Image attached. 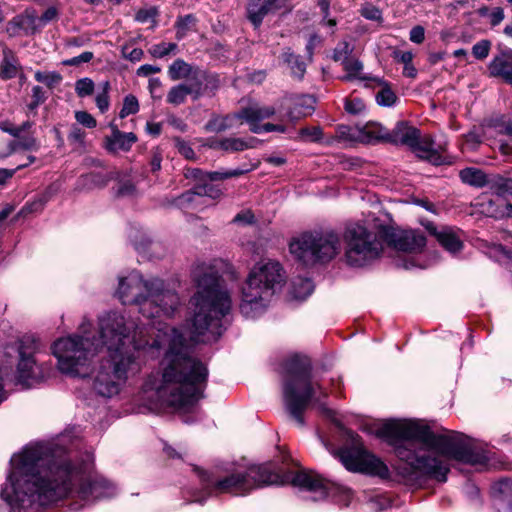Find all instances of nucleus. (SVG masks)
<instances>
[{
	"instance_id": "1",
	"label": "nucleus",
	"mask_w": 512,
	"mask_h": 512,
	"mask_svg": "<svg viewBox=\"0 0 512 512\" xmlns=\"http://www.w3.org/2000/svg\"><path fill=\"white\" fill-rule=\"evenodd\" d=\"M101 348L108 355L100 361L93 380L95 392L105 398L120 393L127 380L142 367L141 355L146 351L165 349L164 368L159 384L145 383L143 398L149 400L150 411L162 407L187 409L203 397L208 369L200 360L189 355L183 334L164 324L152 342L144 325L127 319L118 312L99 317Z\"/></svg>"
},
{
	"instance_id": "2",
	"label": "nucleus",
	"mask_w": 512,
	"mask_h": 512,
	"mask_svg": "<svg viewBox=\"0 0 512 512\" xmlns=\"http://www.w3.org/2000/svg\"><path fill=\"white\" fill-rule=\"evenodd\" d=\"M73 487L86 502L116 494V487L106 479L87 477L63 448L35 444L11 457L1 495L15 511L30 512L65 498Z\"/></svg>"
},
{
	"instance_id": "3",
	"label": "nucleus",
	"mask_w": 512,
	"mask_h": 512,
	"mask_svg": "<svg viewBox=\"0 0 512 512\" xmlns=\"http://www.w3.org/2000/svg\"><path fill=\"white\" fill-rule=\"evenodd\" d=\"M378 437L395 446V454L402 462L396 467L403 481L416 483L420 477L447 481L449 460L473 466H484L487 452L474 447L461 433L433 432L429 426L413 420H390L377 428Z\"/></svg>"
},
{
	"instance_id": "4",
	"label": "nucleus",
	"mask_w": 512,
	"mask_h": 512,
	"mask_svg": "<svg viewBox=\"0 0 512 512\" xmlns=\"http://www.w3.org/2000/svg\"><path fill=\"white\" fill-rule=\"evenodd\" d=\"M291 483L300 490L308 491L314 501L327 497L329 482L312 471L287 472L283 475L275 472L270 464L250 465L246 469H235L212 484H207L209 494L228 493L244 496L251 491L268 485Z\"/></svg>"
},
{
	"instance_id": "5",
	"label": "nucleus",
	"mask_w": 512,
	"mask_h": 512,
	"mask_svg": "<svg viewBox=\"0 0 512 512\" xmlns=\"http://www.w3.org/2000/svg\"><path fill=\"white\" fill-rule=\"evenodd\" d=\"M327 397L326 389L313 378L312 364L308 357L295 355L285 362L283 376L284 405L299 425H304L303 413L310 403L318 407L328 418H333L334 412L324 402Z\"/></svg>"
},
{
	"instance_id": "6",
	"label": "nucleus",
	"mask_w": 512,
	"mask_h": 512,
	"mask_svg": "<svg viewBox=\"0 0 512 512\" xmlns=\"http://www.w3.org/2000/svg\"><path fill=\"white\" fill-rule=\"evenodd\" d=\"M193 305L192 333L194 340H216L223 331L222 318L231 309V297L215 272L204 273L197 280Z\"/></svg>"
},
{
	"instance_id": "7",
	"label": "nucleus",
	"mask_w": 512,
	"mask_h": 512,
	"mask_svg": "<svg viewBox=\"0 0 512 512\" xmlns=\"http://www.w3.org/2000/svg\"><path fill=\"white\" fill-rule=\"evenodd\" d=\"M116 295L125 305H137L146 318L170 317L180 303L177 293L166 289L161 279L145 280L136 271L119 278Z\"/></svg>"
},
{
	"instance_id": "8",
	"label": "nucleus",
	"mask_w": 512,
	"mask_h": 512,
	"mask_svg": "<svg viewBox=\"0 0 512 512\" xmlns=\"http://www.w3.org/2000/svg\"><path fill=\"white\" fill-rule=\"evenodd\" d=\"M284 283L281 265L276 261L258 263L242 288L240 311L246 318L260 315L272 296Z\"/></svg>"
},
{
	"instance_id": "9",
	"label": "nucleus",
	"mask_w": 512,
	"mask_h": 512,
	"mask_svg": "<svg viewBox=\"0 0 512 512\" xmlns=\"http://www.w3.org/2000/svg\"><path fill=\"white\" fill-rule=\"evenodd\" d=\"M91 323L84 321L80 334H74L56 340L52 345L53 355L57 358L58 369L68 375L85 376L93 356L101 349V335L90 337Z\"/></svg>"
},
{
	"instance_id": "10",
	"label": "nucleus",
	"mask_w": 512,
	"mask_h": 512,
	"mask_svg": "<svg viewBox=\"0 0 512 512\" xmlns=\"http://www.w3.org/2000/svg\"><path fill=\"white\" fill-rule=\"evenodd\" d=\"M292 256L305 266L326 263L341 251V239L333 229L304 232L289 243Z\"/></svg>"
},
{
	"instance_id": "11",
	"label": "nucleus",
	"mask_w": 512,
	"mask_h": 512,
	"mask_svg": "<svg viewBox=\"0 0 512 512\" xmlns=\"http://www.w3.org/2000/svg\"><path fill=\"white\" fill-rule=\"evenodd\" d=\"M343 237L346 243V262L352 267L369 264L383 250V239L359 223L347 225Z\"/></svg>"
},
{
	"instance_id": "12",
	"label": "nucleus",
	"mask_w": 512,
	"mask_h": 512,
	"mask_svg": "<svg viewBox=\"0 0 512 512\" xmlns=\"http://www.w3.org/2000/svg\"><path fill=\"white\" fill-rule=\"evenodd\" d=\"M37 341L30 336H25L14 344L7 345L4 353L11 357L13 354L19 358L15 381L22 388L32 387L43 379L40 367L33 358L37 351Z\"/></svg>"
},
{
	"instance_id": "13",
	"label": "nucleus",
	"mask_w": 512,
	"mask_h": 512,
	"mask_svg": "<svg viewBox=\"0 0 512 512\" xmlns=\"http://www.w3.org/2000/svg\"><path fill=\"white\" fill-rule=\"evenodd\" d=\"M338 456L341 463L349 471L366 473L381 478H388L389 476L387 465L360 446L342 448L338 451Z\"/></svg>"
},
{
	"instance_id": "14",
	"label": "nucleus",
	"mask_w": 512,
	"mask_h": 512,
	"mask_svg": "<svg viewBox=\"0 0 512 512\" xmlns=\"http://www.w3.org/2000/svg\"><path fill=\"white\" fill-rule=\"evenodd\" d=\"M378 235L389 246L403 252L421 253L427 244L426 237L420 230H401L392 226H381Z\"/></svg>"
},
{
	"instance_id": "15",
	"label": "nucleus",
	"mask_w": 512,
	"mask_h": 512,
	"mask_svg": "<svg viewBox=\"0 0 512 512\" xmlns=\"http://www.w3.org/2000/svg\"><path fill=\"white\" fill-rule=\"evenodd\" d=\"M475 205L488 217L496 219L512 217V204L507 199L491 193L490 190L483 192L477 198Z\"/></svg>"
},
{
	"instance_id": "16",
	"label": "nucleus",
	"mask_w": 512,
	"mask_h": 512,
	"mask_svg": "<svg viewBox=\"0 0 512 512\" xmlns=\"http://www.w3.org/2000/svg\"><path fill=\"white\" fill-rule=\"evenodd\" d=\"M275 112L276 110L272 106L251 105L247 108H243L239 112V116L250 125V130L253 133L260 134L263 132L275 131V124H259L261 120L270 118L275 114Z\"/></svg>"
},
{
	"instance_id": "17",
	"label": "nucleus",
	"mask_w": 512,
	"mask_h": 512,
	"mask_svg": "<svg viewBox=\"0 0 512 512\" xmlns=\"http://www.w3.org/2000/svg\"><path fill=\"white\" fill-rule=\"evenodd\" d=\"M430 235L434 236L438 243L450 253L459 252L463 243L459 234V230L450 226H442L438 229L433 223L429 222L425 225Z\"/></svg>"
},
{
	"instance_id": "18",
	"label": "nucleus",
	"mask_w": 512,
	"mask_h": 512,
	"mask_svg": "<svg viewBox=\"0 0 512 512\" xmlns=\"http://www.w3.org/2000/svg\"><path fill=\"white\" fill-rule=\"evenodd\" d=\"M204 90L202 80L194 78L189 84L180 83L171 87L167 94L166 101L169 104L178 106L185 102L188 95H191L193 100H198L204 94Z\"/></svg>"
},
{
	"instance_id": "19",
	"label": "nucleus",
	"mask_w": 512,
	"mask_h": 512,
	"mask_svg": "<svg viewBox=\"0 0 512 512\" xmlns=\"http://www.w3.org/2000/svg\"><path fill=\"white\" fill-rule=\"evenodd\" d=\"M420 137V131L406 121H399L392 130H387L386 142L411 147Z\"/></svg>"
},
{
	"instance_id": "20",
	"label": "nucleus",
	"mask_w": 512,
	"mask_h": 512,
	"mask_svg": "<svg viewBox=\"0 0 512 512\" xmlns=\"http://www.w3.org/2000/svg\"><path fill=\"white\" fill-rule=\"evenodd\" d=\"M111 135L105 137V148L111 153L119 151H129L132 145L137 141V137L133 132H121L118 127L111 123L109 125Z\"/></svg>"
},
{
	"instance_id": "21",
	"label": "nucleus",
	"mask_w": 512,
	"mask_h": 512,
	"mask_svg": "<svg viewBox=\"0 0 512 512\" xmlns=\"http://www.w3.org/2000/svg\"><path fill=\"white\" fill-rule=\"evenodd\" d=\"M278 0H248L246 16L255 29L259 28L263 19L272 11L276 10Z\"/></svg>"
},
{
	"instance_id": "22",
	"label": "nucleus",
	"mask_w": 512,
	"mask_h": 512,
	"mask_svg": "<svg viewBox=\"0 0 512 512\" xmlns=\"http://www.w3.org/2000/svg\"><path fill=\"white\" fill-rule=\"evenodd\" d=\"M353 133L351 136L358 139L363 143H374L378 141L386 142L387 128L379 123L369 122L362 127H355L351 129Z\"/></svg>"
},
{
	"instance_id": "23",
	"label": "nucleus",
	"mask_w": 512,
	"mask_h": 512,
	"mask_svg": "<svg viewBox=\"0 0 512 512\" xmlns=\"http://www.w3.org/2000/svg\"><path fill=\"white\" fill-rule=\"evenodd\" d=\"M37 29V16L29 13L16 15L8 22L6 27L10 37L18 36L21 33L31 34Z\"/></svg>"
},
{
	"instance_id": "24",
	"label": "nucleus",
	"mask_w": 512,
	"mask_h": 512,
	"mask_svg": "<svg viewBox=\"0 0 512 512\" xmlns=\"http://www.w3.org/2000/svg\"><path fill=\"white\" fill-rule=\"evenodd\" d=\"M410 149L420 159L426 160L433 165L439 166L445 163V158L438 150L434 148V143L430 138H424L420 140V137L416 140V144L412 145Z\"/></svg>"
},
{
	"instance_id": "25",
	"label": "nucleus",
	"mask_w": 512,
	"mask_h": 512,
	"mask_svg": "<svg viewBox=\"0 0 512 512\" xmlns=\"http://www.w3.org/2000/svg\"><path fill=\"white\" fill-rule=\"evenodd\" d=\"M168 76L172 81H178L181 79H188L193 81L194 78L201 79L203 75L200 71L189 63L185 62L183 59H176L169 67H168Z\"/></svg>"
},
{
	"instance_id": "26",
	"label": "nucleus",
	"mask_w": 512,
	"mask_h": 512,
	"mask_svg": "<svg viewBox=\"0 0 512 512\" xmlns=\"http://www.w3.org/2000/svg\"><path fill=\"white\" fill-rule=\"evenodd\" d=\"M2 56L0 62V78L8 80L16 77L21 70V65L15 53L7 46H3Z\"/></svg>"
},
{
	"instance_id": "27",
	"label": "nucleus",
	"mask_w": 512,
	"mask_h": 512,
	"mask_svg": "<svg viewBox=\"0 0 512 512\" xmlns=\"http://www.w3.org/2000/svg\"><path fill=\"white\" fill-rule=\"evenodd\" d=\"M315 99L312 96L304 95L298 97L292 109L287 113V117L290 121L296 122L302 117L311 115L314 110Z\"/></svg>"
},
{
	"instance_id": "28",
	"label": "nucleus",
	"mask_w": 512,
	"mask_h": 512,
	"mask_svg": "<svg viewBox=\"0 0 512 512\" xmlns=\"http://www.w3.org/2000/svg\"><path fill=\"white\" fill-rule=\"evenodd\" d=\"M254 142H256L255 138H251L249 141H246L242 138L229 137L213 141L210 147L214 149H221L226 152H240L253 148Z\"/></svg>"
},
{
	"instance_id": "29",
	"label": "nucleus",
	"mask_w": 512,
	"mask_h": 512,
	"mask_svg": "<svg viewBox=\"0 0 512 512\" xmlns=\"http://www.w3.org/2000/svg\"><path fill=\"white\" fill-rule=\"evenodd\" d=\"M489 71L491 75L497 77L509 75V72H512V50H504L500 55L494 57L489 64Z\"/></svg>"
},
{
	"instance_id": "30",
	"label": "nucleus",
	"mask_w": 512,
	"mask_h": 512,
	"mask_svg": "<svg viewBox=\"0 0 512 512\" xmlns=\"http://www.w3.org/2000/svg\"><path fill=\"white\" fill-rule=\"evenodd\" d=\"M459 177L463 183L478 188H488V182L490 181V174H486L482 170L473 167L462 169Z\"/></svg>"
},
{
	"instance_id": "31",
	"label": "nucleus",
	"mask_w": 512,
	"mask_h": 512,
	"mask_svg": "<svg viewBox=\"0 0 512 512\" xmlns=\"http://www.w3.org/2000/svg\"><path fill=\"white\" fill-rule=\"evenodd\" d=\"M195 196H207L212 199H218L222 196L219 187L213 184H203L195 187L193 190L187 191L179 196L178 200L183 202H192Z\"/></svg>"
},
{
	"instance_id": "32",
	"label": "nucleus",
	"mask_w": 512,
	"mask_h": 512,
	"mask_svg": "<svg viewBox=\"0 0 512 512\" xmlns=\"http://www.w3.org/2000/svg\"><path fill=\"white\" fill-rule=\"evenodd\" d=\"M488 190L498 197L507 199V196H512V178L500 174H490Z\"/></svg>"
},
{
	"instance_id": "33",
	"label": "nucleus",
	"mask_w": 512,
	"mask_h": 512,
	"mask_svg": "<svg viewBox=\"0 0 512 512\" xmlns=\"http://www.w3.org/2000/svg\"><path fill=\"white\" fill-rule=\"evenodd\" d=\"M242 119L239 113L226 116H213L206 124L205 130L213 133H221L235 126V121Z\"/></svg>"
},
{
	"instance_id": "34",
	"label": "nucleus",
	"mask_w": 512,
	"mask_h": 512,
	"mask_svg": "<svg viewBox=\"0 0 512 512\" xmlns=\"http://www.w3.org/2000/svg\"><path fill=\"white\" fill-rule=\"evenodd\" d=\"M314 290L313 282L308 278H296L291 284L290 294L296 300H305Z\"/></svg>"
},
{
	"instance_id": "35",
	"label": "nucleus",
	"mask_w": 512,
	"mask_h": 512,
	"mask_svg": "<svg viewBox=\"0 0 512 512\" xmlns=\"http://www.w3.org/2000/svg\"><path fill=\"white\" fill-rule=\"evenodd\" d=\"M245 173L244 170L241 169H231L225 171H213V172H203L201 170H195L193 172V176L199 178L200 180L208 179L210 181H218L229 179L233 177L241 176Z\"/></svg>"
},
{
	"instance_id": "36",
	"label": "nucleus",
	"mask_w": 512,
	"mask_h": 512,
	"mask_svg": "<svg viewBox=\"0 0 512 512\" xmlns=\"http://www.w3.org/2000/svg\"><path fill=\"white\" fill-rule=\"evenodd\" d=\"M283 61L289 66L293 76L301 79L306 72V65L299 55H295L290 49L282 54Z\"/></svg>"
},
{
	"instance_id": "37",
	"label": "nucleus",
	"mask_w": 512,
	"mask_h": 512,
	"mask_svg": "<svg viewBox=\"0 0 512 512\" xmlns=\"http://www.w3.org/2000/svg\"><path fill=\"white\" fill-rule=\"evenodd\" d=\"M342 65L344 70L347 72L346 76L343 77V80L361 78L360 74L363 69V64L360 60L350 57L349 59H344Z\"/></svg>"
},
{
	"instance_id": "38",
	"label": "nucleus",
	"mask_w": 512,
	"mask_h": 512,
	"mask_svg": "<svg viewBox=\"0 0 512 512\" xmlns=\"http://www.w3.org/2000/svg\"><path fill=\"white\" fill-rule=\"evenodd\" d=\"M397 100L398 97L387 84H385L376 94V102L380 106L391 107Z\"/></svg>"
},
{
	"instance_id": "39",
	"label": "nucleus",
	"mask_w": 512,
	"mask_h": 512,
	"mask_svg": "<svg viewBox=\"0 0 512 512\" xmlns=\"http://www.w3.org/2000/svg\"><path fill=\"white\" fill-rule=\"evenodd\" d=\"M138 111L139 102L137 98L132 94L125 96L123 100V106L119 113L120 118H125L131 114H136Z\"/></svg>"
},
{
	"instance_id": "40",
	"label": "nucleus",
	"mask_w": 512,
	"mask_h": 512,
	"mask_svg": "<svg viewBox=\"0 0 512 512\" xmlns=\"http://www.w3.org/2000/svg\"><path fill=\"white\" fill-rule=\"evenodd\" d=\"M323 135L319 126L304 127L299 130V139L306 142H317L321 140Z\"/></svg>"
},
{
	"instance_id": "41",
	"label": "nucleus",
	"mask_w": 512,
	"mask_h": 512,
	"mask_svg": "<svg viewBox=\"0 0 512 512\" xmlns=\"http://www.w3.org/2000/svg\"><path fill=\"white\" fill-rule=\"evenodd\" d=\"M176 49H177V44L176 43L162 42V43L153 45L149 49V53L154 58H163V57L169 55L170 53L175 52Z\"/></svg>"
},
{
	"instance_id": "42",
	"label": "nucleus",
	"mask_w": 512,
	"mask_h": 512,
	"mask_svg": "<svg viewBox=\"0 0 512 512\" xmlns=\"http://www.w3.org/2000/svg\"><path fill=\"white\" fill-rule=\"evenodd\" d=\"M35 79L48 86L49 88L59 84L62 80V76L58 72H41L35 73Z\"/></svg>"
},
{
	"instance_id": "43",
	"label": "nucleus",
	"mask_w": 512,
	"mask_h": 512,
	"mask_svg": "<svg viewBox=\"0 0 512 512\" xmlns=\"http://www.w3.org/2000/svg\"><path fill=\"white\" fill-rule=\"evenodd\" d=\"M94 87V82L87 77L79 79L75 83V91L81 98L92 95L94 92Z\"/></svg>"
},
{
	"instance_id": "44",
	"label": "nucleus",
	"mask_w": 512,
	"mask_h": 512,
	"mask_svg": "<svg viewBox=\"0 0 512 512\" xmlns=\"http://www.w3.org/2000/svg\"><path fill=\"white\" fill-rule=\"evenodd\" d=\"M345 111L352 115H360L365 112L366 105L361 98L354 97L345 100Z\"/></svg>"
},
{
	"instance_id": "45",
	"label": "nucleus",
	"mask_w": 512,
	"mask_h": 512,
	"mask_svg": "<svg viewBox=\"0 0 512 512\" xmlns=\"http://www.w3.org/2000/svg\"><path fill=\"white\" fill-rule=\"evenodd\" d=\"M37 142L33 136H23L20 135V138H17L16 141L12 143V149L14 151L23 149V150H37Z\"/></svg>"
},
{
	"instance_id": "46",
	"label": "nucleus",
	"mask_w": 512,
	"mask_h": 512,
	"mask_svg": "<svg viewBox=\"0 0 512 512\" xmlns=\"http://www.w3.org/2000/svg\"><path fill=\"white\" fill-rule=\"evenodd\" d=\"M491 49V42L483 39L475 43L472 47V54L476 59L483 60L488 57Z\"/></svg>"
},
{
	"instance_id": "47",
	"label": "nucleus",
	"mask_w": 512,
	"mask_h": 512,
	"mask_svg": "<svg viewBox=\"0 0 512 512\" xmlns=\"http://www.w3.org/2000/svg\"><path fill=\"white\" fill-rule=\"evenodd\" d=\"M101 85H102V91L100 93H98L96 96V105L99 108V110L103 113V112L107 111L109 108L108 91L110 89V84L108 81H105Z\"/></svg>"
},
{
	"instance_id": "48",
	"label": "nucleus",
	"mask_w": 512,
	"mask_h": 512,
	"mask_svg": "<svg viewBox=\"0 0 512 512\" xmlns=\"http://www.w3.org/2000/svg\"><path fill=\"white\" fill-rule=\"evenodd\" d=\"M353 49L350 44L346 41L340 42L333 51V60L338 62L340 61L343 64L344 59H349V55L352 53Z\"/></svg>"
},
{
	"instance_id": "49",
	"label": "nucleus",
	"mask_w": 512,
	"mask_h": 512,
	"mask_svg": "<svg viewBox=\"0 0 512 512\" xmlns=\"http://www.w3.org/2000/svg\"><path fill=\"white\" fill-rule=\"evenodd\" d=\"M85 137L86 133L83 129H81L78 125H72L67 138L71 144L84 147Z\"/></svg>"
},
{
	"instance_id": "50",
	"label": "nucleus",
	"mask_w": 512,
	"mask_h": 512,
	"mask_svg": "<svg viewBox=\"0 0 512 512\" xmlns=\"http://www.w3.org/2000/svg\"><path fill=\"white\" fill-rule=\"evenodd\" d=\"M59 16L58 8L55 6L48 7L40 17H37V27H43L49 22L57 20Z\"/></svg>"
},
{
	"instance_id": "51",
	"label": "nucleus",
	"mask_w": 512,
	"mask_h": 512,
	"mask_svg": "<svg viewBox=\"0 0 512 512\" xmlns=\"http://www.w3.org/2000/svg\"><path fill=\"white\" fill-rule=\"evenodd\" d=\"M121 54L123 58L131 62H138L142 59L144 52L141 48H131L129 45H124Z\"/></svg>"
},
{
	"instance_id": "52",
	"label": "nucleus",
	"mask_w": 512,
	"mask_h": 512,
	"mask_svg": "<svg viewBox=\"0 0 512 512\" xmlns=\"http://www.w3.org/2000/svg\"><path fill=\"white\" fill-rule=\"evenodd\" d=\"M499 492L512 509V480L503 479L498 483Z\"/></svg>"
},
{
	"instance_id": "53",
	"label": "nucleus",
	"mask_w": 512,
	"mask_h": 512,
	"mask_svg": "<svg viewBox=\"0 0 512 512\" xmlns=\"http://www.w3.org/2000/svg\"><path fill=\"white\" fill-rule=\"evenodd\" d=\"M75 119L78 124H81L89 129L95 128L97 125L96 119L86 111H76Z\"/></svg>"
},
{
	"instance_id": "54",
	"label": "nucleus",
	"mask_w": 512,
	"mask_h": 512,
	"mask_svg": "<svg viewBox=\"0 0 512 512\" xmlns=\"http://www.w3.org/2000/svg\"><path fill=\"white\" fill-rule=\"evenodd\" d=\"M46 100L45 92L40 86H34L32 88V101L29 103V110L36 109L40 104L44 103Z\"/></svg>"
},
{
	"instance_id": "55",
	"label": "nucleus",
	"mask_w": 512,
	"mask_h": 512,
	"mask_svg": "<svg viewBox=\"0 0 512 512\" xmlns=\"http://www.w3.org/2000/svg\"><path fill=\"white\" fill-rule=\"evenodd\" d=\"M83 180L86 184H91L96 187H104L109 181L105 175L100 173H89L84 176Z\"/></svg>"
},
{
	"instance_id": "56",
	"label": "nucleus",
	"mask_w": 512,
	"mask_h": 512,
	"mask_svg": "<svg viewBox=\"0 0 512 512\" xmlns=\"http://www.w3.org/2000/svg\"><path fill=\"white\" fill-rule=\"evenodd\" d=\"M94 57V54L90 51H85L81 53L80 55L64 60L62 63L65 66H78L82 63H88L90 62Z\"/></svg>"
},
{
	"instance_id": "57",
	"label": "nucleus",
	"mask_w": 512,
	"mask_h": 512,
	"mask_svg": "<svg viewBox=\"0 0 512 512\" xmlns=\"http://www.w3.org/2000/svg\"><path fill=\"white\" fill-rule=\"evenodd\" d=\"M175 145L179 153L183 155L186 159H193L195 157V152L188 142L177 138L175 139Z\"/></svg>"
},
{
	"instance_id": "58",
	"label": "nucleus",
	"mask_w": 512,
	"mask_h": 512,
	"mask_svg": "<svg viewBox=\"0 0 512 512\" xmlns=\"http://www.w3.org/2000/svg\"><path fill=\"white\" fill-rule=\"evenodd\" d=\"M156 10L154 8L151 9H143L139 10L136 13L135 19L140 23H147L149 21H154L156 17Z\"/></svg>"
},
{
	"instance_id": "59",
	"label": "nucleus",
	"mask_w": 512,
	"mask_h": 512,
	"mask_svg": "<svg viewBox=\"0 0 512 512\" xmlns=\"http://www.w3.org/2000/svg\"><path fill=\"white\" fill-rule=\"evenodd\" d=\"M361 15L369 20H379L381 19V11L372 5H367L362 8Z\"/></svg>"
},
{
	"instance_id": "60",
	"label": "nucleus",
	"mask_w": 512,
	"mask_h": 512,
	"mask_svg": "<svg viewBox=\"0 0 512 512\" xmlns=\"http://www.w3.org/2000/svg\"><path fill=\"white\" fill-rule=\"evenodd\" d=\"M410 40L416 44H421L425 39V30L422 26H414L410 30Z\"/></svg>"
},
{
	"instance_id": "61",
	"label": "nucleus",
	"mask_w": 512,
	"mask_h": 512,
	"mask_svg": "<svg viewBox=\"0 0 512 512\" xmlns=\"http://www.w3.org/2000/svg\"><path fill=\"white\" fill-rule=\"evenodd\" d=\"M117 193L120 196H132L136 193V187L130 181H126L120 184Z\"/></svg>"
},
{
	"instance_id": "62",
	"label": "nucleus",
	"mask_w": 512,
	"mask_h": 512,
	"mask_svg": "<svg viewBox=\"0 0 512 512\" xmlns=\"http://www.w3.org/2000/svg\"><path fill=\"white\" fill-rule=\"evenodd\" d=\"M490 24L492 26H497L504 19V11L502 8L497 7L493 9V11L489 14Z\"/></svg>"
},
{
	"instance_id": "63",
	"label": "nucleus",
	"mask_w": 512,
	"mask_h": 512,
	"mask_svg": "<svg viewBox=\"0 0 512 512\" xmlns=\"http://www.w3.org/2000/svg\"><path fill=\"white\" fill-rule=\"evenodd\" d=\"M161 71L160 67L158 66H153V65H150V64H144L142 66H140L137 70V74L139 76H149L151 74H156V73H159Z\"/></svg>"
},
{
	"instance_id": "64",
	"label": "nucleus",
	"mask_w": 512,
	"mask_h": 512,
	"mask_svg": "<svg viewBox=\"0 0 512 512\" xmlns=\"http://www.w3.org/2000/svg\"><path fill=\"white\" fill-rule=\"evenodd\" d=\"M465 141L475 149L481 143V138L476 132L470 131L465 135Z\"/></svg>"
}]
</instances>
